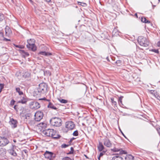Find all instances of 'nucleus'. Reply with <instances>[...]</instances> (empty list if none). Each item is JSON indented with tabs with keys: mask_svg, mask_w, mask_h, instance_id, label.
Listing matches in <instances>:
<instances>
[{
	"mask_svg": "<svg viewBox=\"0 0 160 160\" xmlns=\"http://www.w3.org/2000/svg\"><path fill=\"white\" fill-rule=\"evenodd\" d=\"M14 46L16 48L21 49L23 48H24V46L22 45H14Z\"/></svg>",
	"mask_w": 160,
	"mask_h": 160,
	"instance_id": "c9c22d12",
	"label": "nucleus"
},
{
	"mask_svg": "<svg viewBox=\"0 0 160 160\" xmlns=\"http://www.w3.org/2000/svg\"><path fill=\"white\" fill-rule=\"evenodd\" d=\"M9 142L8 139L4 137H0V147H3L6 146Z\"/></svg>",
	"mask_w": 160,
	"mask_h": 160,
	"instance_id": "423d86ee",
	"label": "nucleus"
},
{
	"mask_svg": "<svg viewBox=\"0 0 160 160\" xmlns=\"http://www.w3.org/2000/svg\"><path fill=\"white\" fill-rule=\"evenodd\" d=\"M134 158V157H132V159H133Z\"/></svg>",
	"mask_w": 160,
	"mask_h": 160,
	"instance_id": "774afa93",
	"label": "nucleus"
},
{
	"mask_svg": "<svg viewBox=\"0 0 160 160\" xmlns=\"http://www.w3.org/2000/svg\"><path fill=\"white\" fill-rule=\"evenodd\" d=\"M27 101L26 98L24 97H23L21 98V99L18 101V102L23 104H25Z\"/></svg>",
	"mask_w": 160,
	"mask_h": 160,
	"instance_id": "a211bd4d",
	"label": "nucleus"
},
{
	"mask_svg": "<svg viewBox=\"0 0 160 160\" xmlns=\"http://www.w3.org/2000/svg\"><path fill=\"white\" fill-rule=\"evenodd\" d=\"M55 135L54 136V137H57L58 136L57 135H59L56 134V133L54 134Z\"/></svg>",
	"mask_w": 160,
	"mask_h": 160,
	"instance_id": "8fccbe9b",
	"label": "nucleus"
},
{
	"mask_svg": "<svg viewBox=\"0 0 160 160\" xmlns=\"http://www.w3.org/2000/svg\"><path fill=\"white\" fill-rule=\"evenodd\" d=\"M72 141L70 139L69 141V144H70V145L71 144V143L72 142Z\"/></svg>",
	"mask_w": 160,
	"mask_h": 160,
	"instance_id": "603ef678",
	"label": "nucleus"
},
{
	"mask_svg": "<svg viewBox=\"0 0 160 160\" xmlns=\"http://www.w3.org/2000/svg\"><path fill=\"white\" fill-rule=\"evenodd\" d=\"M141 21L145 23H150V21L147 20L146 18L143 17L141 18Z\"/></svg>",
	"mask_w": 160,
	"mask_h": 160,
	"instance_id": "b1692460",
	"label": "nucleus"
},
{
	"mask_svg": "<svg viewBox=\"0 0 160 160\" xmlns=\"http://www.w3.org/2000/svg\"><path fill=\"white\" fill-rule=\"evenodd\" d=\"M119 154H127V152L124 150H121V149H120V151Z\"/></svg>",
	"mask_w": 160,
	"mask_h": 160,
	"instance_id": "f704fd0d",
	"label": "nucleus"
},
{
	"mask_svg": "<svg viewBox=\"0 0 160 160\" xmlns=\"http://www.w3.org/2000/svg\"><path fill=\"white\" fill-rule=\"evenodd\" d=\"M103 144L105 146L108 148H110L112 146V143L109 139L106 138L103 140Z\"/></svg>",
	"mask_w": 160,
	"mask_h": 160,
	"instance_id": "9d476101",
	"label": "nucleus"
},
{
	"mask_svg": "<svg viewBox=\"0 0 160 160\" xmlns=\"http://www.w3.org/2000/svg\"><path fill=\"white\" fill-rule=\"evenodd\" d=\"M98 148L100 152L102 151L104 149V147L101 142H99V145L98 146Z\"/></svg>",
	"mask_w": 160,
	"mask_h": 160,
	"instance_id": "dca6fc26",
	"label": "nucleus"
},
{
	"mask_svg": "<svg viewBox=\"0 0 160 160\" xmlns=\"http://www.w3.org/2000/svg\"><path fill=\"white\" fill-rule=\"evenodd\" d=\"M134 16L136 17L137 18H138V15H137V13H135V14H134Z\"/></svg>",
	"mask_w": 160,
	"mask_h": 160,
	"instance_id": "3c124183",
	"label": "nucleus"
},
{
	"mask_svg": "<svg viewBox=\"0 0 160 160\" xmlns=\"http://www.w3.org/2000/svg\"><path fill=\"white\" fill-rule=\"evenodd\" d=\"M15 102V101L13 99H12V100H11L10 102V105L12 106L13 105H14Z\"/></svg>",
	"mask_w": 160,
	"mask_h": 160,
	"instance_id": "58836bf2",
	"label": "nucleus"
},
{
	"mask_svg": "<svg viewBox=\"0 0 160 160\" xmlns=\"http://www.w3.org/2000/svg\"><path fill=\"white\" fill-rule=\"evenodd\" d=\"M112 151L113 152H117L120 151V149L117 148H114L113 149H111Z\"/></svg>",
	"mask_w": 160,
	"mask_h": 160,
	"instance_id": "72a5a7b5",
	"label": "nucleus"
},
{
	"mask_svg": "<svg viewBox=\"0 0 160 160\" xmlns=\"http://www.w3.org/2000/svg\"><path fill=\"white\" fill-rule=\"evenodd\" d=\"M71 151H70L69 152V154H71L73 153L74 149L73 147H71L70 148Z\"/></svg>",
	"mask_w": 160,
	"mask_h": 160,
	"instance_id": "a19ab883",
	"label": "nucleus"
},
{
	"mask_svg": "<svg viewBox=\"0 0 160 160\" xmlns=\"http://www.w3.org/2000/svg\"><path fill=\"white\" fill-rule=\"evenodd\" d=\"M56 133V131L53 129H48L43 130L42 132V135L44 136L51 137L53 138L58 139L60 138V135H57V137H54V134Z\"/></svg>",
	"mask_w": 160,
	"mask_h": 160,
	"instance_id": "f257e3e1",
	"label": "nucleus"
},
{
	"mask_svg": "<svg viewBox=\"0 0 160 160\" xmlns=\"http://www.w3.org/2000/svg\"><path fill=\"white\" fill-rule=\"evenodd\" d=\"M38 125L40 127H41L43 128H45L46 127L47 124L46 123L42 122L39 123Z\"/></svg>",
	"mask_w": 160,
	"mask_h": 160,
	"instance_id": "a878e982",
	"label": "nucleus"
},
{
	"mask_svg": "<svg viewBox=\"0 0 160 160\" xmlns=\"http://www.w3.org/2000/svg\"><path fill=\"white\" fill-rule=\"evenodd\" d=\"M138 41L141 46L145 47L148 46L149 44L148 40L142 36H140L138 37Z\"/></svg>",
	"mask_w": 160,
	"mask_h": 160,
	"instance_id": "7ed1b4c3",
	"label": "nucleus"
},
{
	"mask_svg": "<svg viewBox=\"0 0 160 160\" xmlns=\"http://www.w3.org/2000/svg\"><path fill=\"white\" fill-rule=\"evenodd\" d=\"M9 123L12 127L14 128L17 127V122L16 120L13 118H12L10 119Z\"/></svg>",
	"mask_w": 160,
	"mask_h": 160,
	"instance_id": "f8f14e48",
	"label": "nucleus"
},
{
	"mask_svg": "<svg viewBox=\"0 0 160 160\" xmlns=\"http://www.w3.org/2000/svg\"><path fill=\"white\" fill-rule=\"evenodd\" d=\"M4 19V15L0 13V23Z\"/></svg>",
	"mask_w": 160,
	"mask_h": 160,
	"instance_id": "7c9ffc66",
	"label": "nucleus"
},
{
	"mask_svg": "<svg viewBox=\"0 0 160 160\" xmlns=\"http://www.w3.org/2000/svg\"><path fill=\"white\" fill-rule=\"evenodd\" d=\"M48 107L54 110H57V108L51 102H50L48 106Z\"/></svg>",
	"mask_w": 160,
	"mask_h": 160,
	"instance_id": "6ab92c4d",
	"label": "nucleus"
},
{
	"mask_svg": "<svg viewBox=\"0 0 160 160\" xmlns=\"http://www.w3.org/2000/svg\"><path fill=\"white\" fill-rule=\"evenodd\" d=\"M120 132H121V133H122V134L123 135V136L126 138H127V137H126V136L124 134V133H123V132H122L121 131V130L120 129Z\"/></svg>",
	"mask_w": 160,
	"mask_h": 160,
	"instance_id": "a18cd8bd",
	"label": "nucleus"
},
{
	"mask_svg": "<svg viewBox=\"0 0 160 160\" xmlns=\"http://www.w3.org/2000/svg\"><path fill=\"white\" fill-rule=\"evenodd\" d=\"M17 105H15L14 107H13V108H14V109L16 111H17Z\"/></svg>",
	"mask_w": 160,
	"mask_h": 160,
	"instance_id": "de8ad7c7",
	"label": "nucleus"
},
{
	"mask_svg": "<svg viewBox=\"0 0 160 160\" xmlns=\"http://www.w3.org/2000/svg\"><path fill=\"white\" fill-rule=\"evenodd\" d=\"M9 153L14 156H17V154L16 152L13 149L9 150Z\"/></svg>",
	"mask_w": 160,
	"mask_h": 160,
	"instance_id": "412c9836",
	"label": "nucleus"
},
{
	"mask_svg": "<svg viewBox=\"0 0 160 160\" xmlns=\"http://www.w3.org/2000/svg\"><path fill=\"white\" fill-rule=\"evenodd\" d=\"M20 52L22 55V57L25 58L26 57H28L29 56V53L27 52H26L24 50H19Z\"/></svg>",
	"mask_w": 160,
	"mask_h": 160,
	"instance_id": "ddd939ff",
	"label": "nucleus"
},
{
	"mask_svg": "<svg viewBox=\"0 0 160 160\" xmlns=\"http://www.w3.org/2000/svg\"><path fill=\"white\" fill-rule=\"evenodd\" d=\"M70 145V144H66L65 143H63L61 145V147L62 148H65L68 147Z\"/></svg>",
	"mask_w": 160,
	"mask_h": 160,
	"instance_id": "473e14b6",
	"label": "nucleus"
},
{
	"mask_svg": "<svg viewBox=\"0 0 160 160\" xmlns=\"http://www.w3.org/2000/svg\"><path fill=\"white\" fill-rule=\"evenodd\" d=\"M114 63L117 66H120L122 64V61L120 60H117Z\"/></svg>",
	"mask_w": 160,
	"mask_h": 160,
	"instance_id": "c85d7f7f",
	"label": "nucleus"
},
{
	"mask_svg": "<svg viewBox=\"0 0 160 160\" xmlns=\"http://www.w3.org/2000/svg\"><path fill=\"white\" fill-rule=\"evenodd\" d=\"M4 84H0V89L2 90V89L4 88Z\"/></svg>",
	"mask_w": 160,
	"mask_h": 160,
	"instance_id": "79ce46f5",
	"label": "nucleus"
},
{
	"mask_svg": "<svg viewBox=\"0 0 160 160\" xmlns=\"http://www.w3.org/2000/svg\"><path fill=\"white\" fill-rule=\"evenodd\" d=\"M43 114L42 112L41 111H38L35 114V120L37 121H40L43 117Z\"/></svg>",
	"mask_w": 160,
	"mask_h": 160,
	"instance_id": "6e6552de",
	"label": "nucleus"
},
{
	"mask_svg": "<svg viewBox=\"0 0 160 160\" xmlns=\"http://www.w3.org/2000/svg\"><path fill=\"white\" fill-rule=\"evenodd\" d=\"M84 156L87 158H88V157L86 155H84Z\"/></svg>",
	"mask_w": 160,
	"mask_h": 160,
	"instance_id": "e2e57ef3",
	"label": "nucleus"
},
{
	"mask_svg": "<svg viewBox=\"0 0 160 160\" xmlns=\"http://www.w3.org/2000/svg\"><path fill=\"white\" fill-rule=\"evenodd\" d=\"M90 38H92V36H91L90 37Z\"/></svg>",
	"mask_w": 160,
	"mask_h": 160,
	"instance_id": "338daca9",
	"label": "nucleus"
},
{
	"mask_svg": "<svg viewBox=\"0 0 160 160\" xmlns=\"http://www.w3.org/2000/svg\"><path fill=\"white\" fill-rule=\"evenodd\" d=\"M90 41L91 42H94V40H91L90 39Z\"/></svg>",
	"mask_w": 160,
	"mask_h": 160,
	"instance_id": "13d9d810",
	"label": "nucleus"
},
{
	"mask_svg": "<svg viewBox=\"0 0 160 160\" xmlns=\"http://www.w3.org/2000/svg\"><path fill=\"white\" fill-rule=\"evenodd\" d=\"M75 127L74 122L71 121H68L65 123V127L68 130H71L73 129Z\"/></svg>",
	"mask_w": 160,
	"mask_h": 160,
	"instance_id": "1a4fd4ad",
	"label": "nucleus"
},
{
	"mask_svg": "<svg viewBox=\"0 0 160 160\" xmlns=\"http://www.w3.org/2000/svg\"><path fill=\"white\" fill-rule=\"evenodd\" d=\"M13 141L14 142H16V140L15 139H14L13 140Z\"/></svg>",
	"mask_w": 160,
	"mask_h": 160,
	"instance_id": "0e129e2a",
	"label": "nucleus"
},
{
	"mask_svg": "<svg viewBox=\"0 0 160 160\" xmlns=\"http://www.w3.org/2000/svg\"><path fill=\"white\" fill-rule=\"evenodd\" d=\"M123 98V97L122 96H121L119 97V99H118V103L119 104H120V103L122 104L123 105L122 103V99Z\"/></svg>",
	"mask_w": 160,
	"mask_h": 160,
	"instance_id": "2f4dec72",
	"label": "nucleus"
},
{
	"mask_svg": "<svg viewBox=\"0 0 160 160\" xmlns=\"http://www.w3.org/2000/svg\"><path fill=\"white\" fill-rule=\"evenodd\" d=\"M100 157H99V156H98V159L99 160H100Z\"/></svg>",
	"mask_w": 160,
	"mask_h": 160,
	"instance_id": "680f3d73",
	"label": "nucleus"
},
{
	"mask_svg": "<svg viewBox=\"0 0 160 160\" xmlns=\"http://www.w3.org/2000/svg\"><path fill=\"white\" fill-rule=\"evenodd\" d=\"M31 116V115L30 113H27L25 115V120L24 121H25L26 120H28L30 119V117Z\"/></svg>",
	"mask_w": 160,
	"mask_h": 160,
	"instance_id": "cd10ccee",
	"label": "nucleus"
},
{
	"mask_svg": "<svg viewBox=\"0 0 160 160\" xmlns=\"http://www.w3.org/2000/svg\"><path fill=\"white\" fill-rule=\"evenodd\" d=\"M78 3L79 5H82V2H78Z\"/></svg>",
	"mask_w": 160,
	"mask_h": 160,
	"instance_id": "864d4df0",
	"label": "nucleus"
},
{
	"mask_svg": "<svg viewBox=\"0 0 160 160\" xmlns=\"http://www.w3.org/2000/svg\"><path fill=\"white\" fill-rule=\"evenodd\" d=\"M6 152V150L3 148H1L0 149V155L4 156Z\"/></svg>",
	"mask_w": 160,
	"mask_h": 160,
	"instance_id": "aec40b11",
	"label": "nucleus"
},
{
	"mask_svg": "<svg viewBox=\"0 0 160 160\" xmlns=\"http://www.w3.org/2000/svg\"><path fill=\"white\" fill-rule=\"evenodd\" d=\"M110 100L112 105H114V107H117V103L116 101H114V98H111Z\"/></svg>",
	"mask_w": 160,
	"mask_h": 160,
	"instance_id": "bb28decb",
	"label": "nucleus"
},
{
	"mask_svg": "<svg viewBox=\"0 0 160 160\" xmlns=\"http://www.w3.org/2000/svg\"><path fill=\"white\" fill-rule=\"evenodd\" d=\"M53 154V152L48 151H46L45 152L44 155L46 158L48 159L49 160H51L52 159Z\"/></svg>",
	"mask_w": 160,
	"mask_h": 160,
	"instance_id": "9b49d317",
	"label": "nucleus"
},
{
	"mask_svg": "<svg viewBox=\"0 0 160 160\" xmlns=\"http://www.w3.org/2000/svg\"><path fill=\"white\" fill-rule=\"evenodd\" d=\"M16 90L17 92H18L19 94L20 95H23V92L19 88H16Z\"/></svg>",
	"mask_w": 160,
	"mask_h": 160,
	"instance_id": "393cba45",
	"label": "nucleus"
},
{
	"mask_svg": "<svg viewBox=\"0 0 160 160\" xmlns=\"http://www.w3.org/2000/svg\"><path fill=\"white\" fill-rule=\"evenodd\" d=\"M0 36L2 37H3L4 36L3 33L1 31H0Z\"/></svg>",
	"mask_w": 160,
	"mask_h": 160,
	"instance_id": "c03bdc74",
	"label": "nucleus"
},
{
	"mask_svg": "<svg viewBox=\"0 0 160 160\" xmlns=\"http://www.w3.org/2000/svg\"><path fill=\"white\" fill-rule=\"evenodd\" d=\"M74 139H75V138H71L70 139L72 141L73 140H74Z\"/></svg>",
	"mask_w": 160,
	"mask_h": 160,
	"instance_id": "5fc2aeb1",
	"label": "nucleus"
},
{
	"mask_svg": "<svg viewBox=\"0 0 160 160\" xmlns=\"http://www.w3.org/2000/svg\"><path fill=\"white\" fill-rule=\"evenodd\" d=\"M38 54H40L45 56H48L52 55V54L51 53L47 52L45 51H41L39 52Z\"/></svg>",
	"mask_w": 160,
	"mask_h": 160,
	"instance_id": "f3484780",
	"label": "nucleus"
},
{
	"mask_svg": "<svg viewBox=\"0 0 160 160\" xmlns=\"http://www.w3.org/2000/svg\"><path fill=\"white\" fill-rule=\"evenodd\" d=\"M5 34L6 36H8L12 33V31L10 28L7 26L5 29Z\"/></svg>",
	"mask_w": 160,
	"mask_h": 160,
	"instance_id": "4468645a",
	"label": "nucleus"
},
{
	"mask_svg": "<svg viewBox=\"0 0 160 160\" xmlns=\"http://www.w3.org/2000/svg\"><path fill=\"white\" fill-rule=\"evenodd\" d=\"M78 135V130H76L73 133V135L74 136H77Z\"/></svg>",
	"mask_w": 160,
	"mask_h": 160,
	"instance_id": "e433bc0d",
	"label": "nucleus"
},
{
	"mask_svg": "<svg viewBox=\"0 0 160 160\" xmlns=\"http://www.w3.org/2000/svg\"><path fill=\"white\" fill-rule=\"evenodd\" d=\"M35 41L34 39H30L27 40L28 44L27 47L30 50L35 52L37 50V47L35 45Z\"/></svg>",
	"mask_w": 160,
	"mask_h": 160,
	"instance_id": "20e7f679",
	"label": "nucleus"
},
{
	"mask_svg": "<svg viewBox=\"0 0 160 160\" xmlns=\"http://www.w3.org/2000/svg\"><path fill=\"white\" fill-rule=\"evenodd\" d=\"M35 120L30 119L28 120H26L25 121L27 124L31 126H33L35 123Z\"/></svg>",
	"mask_w": 160,
	"mask_h": 160,
	"instance_id": "2eb2a0df",
	"label": "nucleus"
},
{
	"mask_svg": "<svg viewBox=\"0 0 160 160\" xmlns=\"http://www.w3.org/2000/svg\"><path fill=\"white\" fill-rule=\"evenodd\" d=\"M58 100L61 103H66L68 102L67 100L62 99H58Z\"/></svg>",
	"mask_w": 160,
	"mask_h": 160,
	"instance_id": "c756f323",
	"label": "nucleus"
},
{
	"mask_svg": "<svg viewBox=\"0 0 160 160\" xmlns=\"http://www.w3.org/2000/svg\"><path fill=\"white\" fill-rule=\"evenodd\" d=\"M29 106L30 108L32 109H38L40 107L39 103L35 101L31 102L29 104Z\"/></svg>",
	"mask_w": 160,
	"mask_h": 160,
	"instance_id": "0eeeda50",
	"label": "nucleus"
},
{
	"mask_svg": "<svg viewBox=\"0 0 160 160\" xmlns=\"http://www.w3.org/2000/svg\"><path fill=\"white\" fill-rule=\"evenodd\" d=\"M50 122L52 126L59 127L62 125V121L60 118L54 117L52 118L50 120Z\"/></svg>",
	"mask_w": 160,
	"mask_h": 160,
	"instance_id": "39448f33",
	"label": "nucleus"
},
{
	"mask_svg": "<svg viewBox=\"0 0 160 160\" xmlns=\"http://www.w3.org/2000/svg\"><path fill=\"white\" fill-rule=\"evenodd\" d=\"M4 40L6 41H10L11 40L10 39H7L6 38H4Z\"/></svg>",
	"mask_w": 160,
	"mask_h": 160,
	"instance_id": "49530a36",
	"label": "nucleus"
},
{
	"mask_svg": "<svg viewBox=\"0 0 160 160\" xmlns=\"http://www.w3.org/2000/svg\"><path fill=\"white\" fill-rule=\"evenodd\" d=\"M31 73L28 72H25L23 75V77L25 78H29L30 76Z\"/></svg>",
	"mask_w": 160,
	"mask_h": 160,
	"instance_id": "4be33fe9",
	"label": "nucleus"
},
{
	"mask_svg": "<svg viewBox=\"0 0 160 160\" xmlns=\"http://www.w3.org/2000/svg\"><path fill=\"white\" fill-rule=\"evenodd\" d=\"M149 92L154 96L155 95V91L153 90H148Z\"/></svg>",
	"mask_w": 160,
	"mask_h": 160,
	"instance_id": "4c0bfd02",
	"label": "nucleus"
},
{
	"mask_svg": "<svg viewBox=\"0 0 160 160\" xmlns=\"http://www.w3.org/2000/svg\"><path fill=\"white\" fill-rule=\"evenodd\" d=\"M24 152H25V153H26L27 152V150H23Z\"/></svg>",
	"mask_w": 160,
	"mask_h": 160,
	"instance_id": "6e6d98bb",
	"label": "nucleus"
},
{
	"mask_svg": "<svg viewBox=\"0 0 160 160\" xmlns=\"http://www.w3.org/2000/svg\"><path fill=\"white\" fill-rule=\"evenodd\" d=\"M105 152V151L103 152H101L99 154V157H101L103 155L104 153Z\"/></svg>",
	"mask_w": 160,
	"mask_h": 160,
	"instance_id": "37998d69",
	"label": "nucleus"
},
{
	"mask_svg": "<svg viewBox=\"0 0 160 160\" xmlns=\"http://www.w3.org/2000/svg\"><path fill=\"white\" fill-rule=\"evenodd\" d=\"M29 1L31 3H32L33 2V1L32 0H29Z\"/></svg>",
	"mask_w": 160,
	"mask_h": 160,
	"instance_id": "4d7b16f0",
	"label": "nucleus"
},
{
	"mask_svg": "<svg viewBox=\"0 0 160 160\" xmlns=\"http://www.w3.org/2000/svg\"><path fill=\"white\" fill-rule=\"evenodd\" d=\"M155 6H155V5H153V9H154V8Z\"/></svg>",
	"mask_w": 160,
	"mask_h": 160,
	"instance_id": "69168bd1",
	"label": "nucleus"
},
{
	"mask_svg": "<svg viewBox=\"0 0 160 160\" xmlns=\"http://www.w3.org/2000/svg\"><path fill=\"white\" fill-rule=\"evenodd\" d=\"M157 45L158 47H160V41H158L157 43Z\"/></svg>",
	"mask_w": 160,
	"mask_h": 160,
	"instance_id": "09e8293b",
	"label": "nucleus"
},
{
	"mask_svg": "<svg viewBox=\"0 0 160 160\" xmlns=\"http://www.w3.org/2000/svg\"><path fill=\"white\" fill-rule=\"evenodd\" d=\"M62 160H72V159L68 157H66L63 158Z\"/></svg>",
	"mask_w": 160,
	"mask_h": 160,
	"instance_id": "ea45409f",
	"label": "nucleus"
},
{
	"mask_svg": "<svg viewBox=\"0 0 160 160\" xmlns=\"http://www.w3.org/2000/svg\"><path fill=\"white\" fill-rule=\"evenodd\" d=\"M46 1L48 2H50L51 0H46Z\"/></svg>",
	"mask_w": 160,
	"mask_h": 160,
	"instance_id": "052dcab7",
	"label": "nucleus"
},
{
	"mask_svg": "<svg viewBox=\"0 0 160 160\" xmlns=\"http://www.w3.org/2000/svg\"><path fill=\"white\" fill-rule=\"evenodd\" d=\"M48 85L45 83H41L38 86L36 92L38 93V94H44L47 92Z\"/></svg>",
	"mask_w": 160,
	"mask_h": 160,
	"instance_id": "f03ea898",
	"label": "nucleus"
},
{
	"mask_svg": "<svg viewBox=\"0 0 160 160\" xmlns=\"http://www.w3.org/2000/svg\"><path fill=\"white\" fill-rule=\"evenodd\" d=\"M112 160H123V158L120 156H115L112 158Z\"/></svg>",
	"mask_w": 160,
	"mask_h": 160,
	"instance_id": "5701e85b",
	"label": "nucleus"
},
{
	"mask_svg": "<svg viewBox=\"0 0 160 160\" xmlns=\"http://www.w3.org/2000/svg\"><path fill=\"white\" fill-rule=\"evenodd\" d=\"M46 99V98H43L39 99V100H42V99Z\"/></svg>",
	"mask_w": 160,
	"mask_h": 160,
	"instance_id": "bf43d9fd",
	"label": "nucleus"
}]
</instances>
